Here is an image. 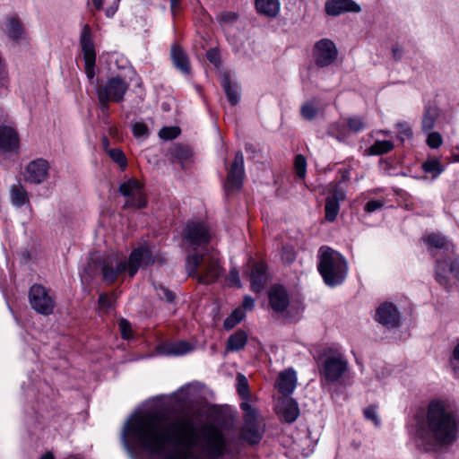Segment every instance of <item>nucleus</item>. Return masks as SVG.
I'll list each match as a JSON object with an SVG mask.
<instances>
[{"instance_id":"nucleus-1","label":"nucleus","mask_w":459,"mask_h":459,"mask_svg":"<svg viewBox=\"0 0 459 459\" xmlns=\"http://www.w3.org/2000/svg\"><path fill=\"white\" fill-rule=\"evenodd\" d=\"M121 441L132 456L134 446L162 459H187V454L195 446L207 456L218 458L227 447L223 433L214 425L203 428L200 441L193 419L168 421L152 411L133 414L124 425Z\"/></svg>"},{"instance_id":"nucleus-2","label":"nucleus","mask_w":459,"mask_h":459,"mask_svg":"<svg viewBox=\"0 0 459 459\" xmlns=\"http://www.w3.org/2000/svg\"><path fill=\"white\" fill-rule=\"evenodd\" d=\"M459 411L448 401L432 400L425 418L416 426V446L423 452H435L452 445L458 437Z\"/></svg>"},{"instance_id":"nucleus-3","label":"nucleus","mask_w":459,"mask_h":459,"mask_svg":"<svg viewBox=\"0 0 459 459\" xmlns=\"http://www.w3.org/2000/svg\"><path fill=\"white\" fill-rule=\"evenodd\" d=\"M154 262L155 257L147 247L134 249L127 261L117 255H107L103 258L101 264L103 280L108 283H113L126 272L133 278L141 267L152 265Z\"/></svg>"},{"instance_id":"nucleus-4","label":"nucleus","mask_w":459,"mask_h":459,"mask_svg":"<svg viewBox=\"0 0 459 459\" xmlns=\"http://www.w3.org/2000/svg\"><path fill=\"white\" fill-rule=\"evenodd\" d=\"M202 253L189 255L186 260V270L188 276L196 278L200 283L210 284L219 279L221 267L218 258L210 254L206 247Z\"/></svg>"},{"instance_id":"nucleus-5","label":"nucleus","mask_w":459,"mask_h":459,"mask_svg":"<svg viewBox=\"0 0 459 459\" xmlns=\"http://www.w3.org/2000/svg\"><path fill=\"white\" fill-rule=\"evenodd\" d=\"M318 272L326 285L334 287L342 284L348 273L346 259L329 247H321L318 255Z\"/></svg>"},{"instance_id":"nucleus-6","label":"nucleus","mask_w":459,"mask_h":459,"mask_svg":"<svg viewBox=\"0 0 459 459\" xmlns=\"http://www.w3.org/2000/svg\"><path fill=\"white\" fill-rule=\"evenodd\" d=\"M128 87L129 84L119 76L111 77L104 84L98 85L96 92L102 112H108L109 101H123Z\"/></svg>"},{"instance_id":"nucleus-7","label":"nucleus","mask_w":459,"mask_h":459,"mask_svg":"<svg viewBox=\"0 0 459 459\" xmlns=\"http://www.w3.org/2000/svg\"><path fill=\"white\" fill-rule=\"evenodd\" d=\"M349 368L348 360L339 351L329 350L325 353L320 378L327 383H337Z\"/></svg>"},{"instance_id":"nucleus-8","label":"nucleus","mask_w":459,"mask_h":459,"mask_svg":"<svg viewBox=\"0 0 459 459\" xmlns=\"http://www.w3.org/2000/svg\"><path fill=\"white\" fill-rule=\"evenodd\" d=\"M119 193L126 197L123 205L125 209H143L147 201L143 193V186L135 178H130L120 184Z\"/></svg>"},{"instance_id":"nucleus-9","label":"nucleus","mask_w":459,"mask_h":459,"mask_svg":"<svg viewBox=\"0 0 459 459\" xmlns=\"http://www.w3.org/2000/svg\"><path fill=\"white\" fill-rule=\"evenodd\" d=\"M29 301L30 307L39 314L51 315L56 307L55 298L49 290L41 284H34L29 290Z\"/></svg>"},{"instance_id":"nucleus-10","label":"nucleus","mask_w":459,"mask_h":459,"mask_svg":"<svg viewBox=\"0 0 459 459\" xmlns=\"http://www.w3.org/2000/svg\"><path fill=\"white\" fill-rule=\"evenodd\" d=\"M80 45L83 54L85 74L91 83H93L95 76L96 52L92 39L91 29L89 24H84L80 35Z\"/></svg>"},{"instance_id":"nucleus-11","label":"nucleus","mask_w":459,"mask_h":459,"mask_svg":"<svg viewBox=\"0 0 459 459\" xmlns=\"http://www.w3.org/2000/svg\"><path fill=\"white\" fill-rule=\"evenodd\" d=\"M451 274L459 281V255L451 260L437 258L435 264V280L446 291L452 289Z\"/></svg>"},{"instance_id":"nucleus-12","label":"nucleus","mask_w":459,"mask_h":459,"mask_svg":"<svg viewBox=\"0 0 459 459\" xmlns=\"http://www.w3.org/2000/svg\"><path fill=\"white\" fill-rule=\"evenodd\" d=\"M183 239L195 251L198 247L208 244L212 238L209 229L204 223L188 222L183 231Z\"/></svg>"},{"instance_id":"nucleus-13","label":"nucleus","mask_w":459,"mask_h":459,"mask_svg":"<svg viewBox=\"0 0 459 459\" xmlns=\"http://www.w3.org/2000/svg\"><path fill=\"white\" fill-rule=\"evenodd\" d=\"M244 176V155L240 151H238L228 169L226 181L224 183L225 191L228 194L230 192L239 191L243 185Z\"/></svg>"},{"instance_id":"nucleus-14","label":"nucleus","mask_w":459,"mask_h":459,"mask_svg":"<svg viewBox=\"0 0 459 459\" xmlns=\"http://www.w3.org/2000/svg\"><path fill=\"white\" fill-rule=\"evenodd\" d=\"M338 56L335 44L328 39H323L315 45L314 56L316 65L319 67L330 65Z\"/></svg>"},{"instance_id":"nucleus-15","label":"nucleus","mask_w":459,"mask_h":459,"mask_svg":"<svg viewBox=\"0 0 459 459\" xmlns=\"http://www.w3.org/2000/svg\"><path fill=\"white\" fill-rule=\"evenodd\" d=\"M422 240L432 256H437L441 254L450 255L455 251L453 243L440 233H429L424 236Z\"/></svg>"},{"instance_id":"nucleus-16","label":"nucleus","mask_w":459,"mask_h":459,"mask_svg":"<svg viewBox=\"0 0 459 459\" xmlns=\"http://www.w3.org/2000/svg\"><path fill=\"white\" fill-rule=\"evenodd\" d=\"M48 170L49 164L46 160L36 159L27 164L23 172V177L26 182L39 185L47 179Z\"/></svg>"},{"instance_id":"nucleus-17","label":"nucleus","mask_w":459,"mask_h":459,"mask_svg":"<svg viewBox=\"0 0 459 459\" xmlns=\"http://www.w3.org/2000/svg\"><path fill=\"white\" fill-rule=\"evenodd\" d=\"M252 291L259 293L265 288L268 282L267 266L265 263L249 260V270L247 272Z\"/></svg>"},{"instance_id":"nucleus-18","label":"nucleus","mask_w":459,"mask_h":459,"mask_svg":"<svg viewBox=\"0 0 459 459\" xmlns=\"http://www.w3.org/2000/svg\"><path fill=\"white\" fill-rule=\"evenodd\" d=\"M400 313L397 307L389 302L381 304L376 311L375 319L377 322L387 328L400 326Z\"/></svg>"},{"instance_id":"nucleus-19","label":"nucleus","mask_w":459,"mask_h":459,"mask_svg":"<svg viewBox=\"0 0 459 459\" xmlns=\"http://www.w3.org/2000/svg\"><path fill=\"white\" fill-rule=\"evenodd\" d=\"M345 191L340 188L337 185H334L329 190L328 195L325 199V219L332 222L333 221L340 211V202L345 200Z\"/></svg>"},{"instance_id":"nucleus-20","label":"nucleus","mask_w":459,"mask_h":459,"mask_svg":"<svg viewBox=\"0 0 459 459\" xmlns=\"http://www.w3.org/2000/svg\"><path fill=\"white\" fill-rule=\"evenodd\" d=\"M20 148V138L15 128L0 126V152L17 153Z\"/></svg>"},{"instance_id":"nucleus-21","label":"nucleus","mask_w":459,"mask_h":459,"mask_svg":"<svg viewBox=\"0 0 459 459\" xmlns=\"http://www.w3.org/2000/svg\"><path fill=\"white\" fill-rule=\"evenodd\" d=\"M275 410L277 414L288 423L294 422L299 415L297 402L290 396L279 398Z\"/></svg>"},{"instance_id":"nucleus-22","label":"nucleus","mask_w":459,"mask_h":459,"mask_svg":"<svg viewBox=\"0 0 459 459\" xmlns=\"http://www.w3.org/2000/svg\"><path fill=\"white\" fill-rule=\"evenodd\" d=\"M268 298L271 307L277 313L285 311L290 305L288 291L281 285H273L270 288Z\"/></svg>"},{"instance_id":"nucleus-23","label":"nucleus","mask_w":459,"mask_h":459,"mask_svg":"<svg viewBox=\"0 0 459 459\" xmlns=\"http://www.w3.org/2000/svg\"><path fill=\"white\" fill-rule=\"evenodd\" d=\"M325 13L330 16H337L344 13H359L360 6L353 0H327Z\"/></svg>"},{"instance_id":"nucleus-24","label":"nucleus","mask_w":459,"mask_h":459,"mask_svg":"<svg viewBox=\"0 0 459 459\" xmlns=\"http://www.w3.org/2000/svg\"><path fill=\"white\" fill-rule=\"evenodd\" d=\"M296 385L297 376L294 369L288 368L279 374L275 386L282 397L290 396L294 392Z\"/></svg>"},{"instance_id":"nucleus-25","label":"nucleus","mask_w":459,"mask_h":459,"mask_svg":"<svg viewBox=\"0 0 459 459\" xmlns=\"http://www.w3.org/2000/svg\"><path fill=\"white\" fill-rule=\"evenodd\" d=\"M241 438L250 445L258 444L263 437V430L256 420H245L241 429Z\"/></svg>"},{"instance_id":"nucleus-26","label":"nucleus","mask_w":459,"mask_h":459,"mask_svg":"<svg viewBox=\"0 0 459 459\" xmlns=\"http://www.w3.org/2000/svg\"><path fill=\"white\" fill-rule=\"evenodd\" d=\"M171 59L174 65L180 70L183 74H189L190 65L186 54L183 51L180 46L174 44L171 47Z\"/></svg>"},{"instance_id":"nucleus-27","label":"nucleus","mask_w":459,"mask_h":459,"mask_svg":"<svg viewBox=\"0 0 459 459\" xmlns=\"http://www.w3.org/2000/svg\"><path fill=\"white\" fill-rule=\"evenodd\" d=\"M247 342V334L243 330H238L230 335L227 341V351H238L245 348Z\"/></svg>"},{"instance_id":"nucleus-28","label":"nucleus","mask_w":459,"mask_h":459,"mask_svg":"<svg viewBox=\"0 0 459 459\" xmlns=\"http://www.w3.org/2000/svg\"><path fill=\"white\" fill-rule=\"evenodd\" d=\"M160 353L164 355L180 356L192 351V346L186 342L169 343L160 348Z\"/></svg>"},{"instance_id":"nucleus-29","label":"nucleus","mask_w":459,"mask_h":459,"mask_svg":"<svg viewBox=\"0 0 459 459\" xmlns=\"http://www.w3.org/2000/svg\"><path fill=\"white\" fill-rule=\"evenodd\" d=\"M255 8L259 13L274 17L280 11V3L278 0H255Z\"/></svg>"},{"instance_id":"nucleus-30","label":"nucleus","mask_w":459,"mask_h":459,"mask_svg":"<svg viewBox=\"0 0 459 459\" xmlns=\"http://www.w3.org/2000/svg\"><path fill=\"white\" fill-rule=\"evenodd\" d=\"M221 86L225 91V94L232 106H235L239 101L238 88L236 83H231L230 75L224 74L221 81Z\"/></svg>"},{"instance_id":"nucleus-31","label":"nucleus","mask_w":459,"mask_h":459,"mask_svg":"<svg viewBox=\"0 0 459 459\" xmlns=\"http://www.w3.org/2000/svg\"><path fill=\"white\" fill-rule=\"evenodd\" d=\"M12 204L14 206L22 207L29 203L28 193L25 188L20 185H13L10 189Z\"/></svg>"},{"instance_id":"nucleus-32","label":"nucleus","mask_w":459,"mask_h":459,"mask_svg":"<svg viewBox=\"0 0 459 459\" xmlns=\"http://www.w3.org/2000/svg\"><path fill=\"white\" fill-rule=\"evenodd\" d=\"M421 169L433 178H437L445 170V167L437 159H428L421 164Z\"/></svg>"},{"instance_id":"nucleus-33","label":"nucleus","mask_w":459,"mask_h":459,"mask_svg":"<svg viewBox=\"0 0 459 459\" xmlns=\"http://www.w3.org/2000/svg\"><path fill=\"white\" fill-rule=\"evenodd\" d=\"M438 117V110L437 108H426L424 116L422 117V130L427 132L434 128L436 120Z\"/></svg>"},{"instance_id":"nucleus-34","label":"nucleus","mask_w":459,"mask_h":459,"mask_svg":"<svg viewBox=\"0 0 459 459\" xmlns=\"http://www.w3.org/2000/svg\"><path fill=\"white\" fill-rule=\"evenodd\" d=\"M169 154L178 161L183 162L191 157L192 152L187 145L174 144L169 149Z\"/></svg>"},{"instance_id":"nucleus-35","label":"nucleus","mask_w":459,"mask_h":459,"mask_svg":"<svg viewBox=\"0 0 459 459\" xmlns=\"http://www.w3.org/2000/svg\"><path fill=\"white\" fill-rule=\"evenodd\" d=\"M6 30L9 38L13 40H18L22 32V26L21 21L17 17L8 19L6 22Z\"/></svg>"},{"instance_id":"nucleus-36","label":"nucleus","mask_w":459,"mask_h":459,"mask_svg":"<svg viewBox=\"0 0 459 459\" xmlns=\"http://www.w3.org/2000/svg\"><path fill=\"white\" fill-rule=\"evenodd\" d=\"M394 145L391 141H376L368 149L371 155H382L391 152Z\"/></svg>"},{"instance_id":"nucleus-37","label":"nucleus","mask_w":459,"mask_h":459,"mask_svg":"<svg viewBox=\"0 0 459 459\" xmlns=\"http://www.w3.org/2000/svg\"><path fill=\"white\" fill-rule=\"evenodd\" d=\"M245 317V313L242 309L237 308L224 320L223 327L225 330H231L238 324H239Z\"/></svg>"},{"instance_id":"nucleus-38","label":"nucleus","mask_w":459,"mask_h":459,"mask_svg":"<svg viewBox=\"0 0 459 459\" xmlns=\"http://www.w3.org/2000/svg\"><path fill=\"white\" fill-rule=\"evenodd\" d=\"M152 286L155 289L157 295L160 299L165 300L169 303L174 302L176 299V294L172 290H169L164 285L157 282H153Z\"/></svg>"},{"instance_id":"nucleus-39","label":"nucleus","mask_w":459,"mask_h":459,"mask_svg":"<svg viewBox=\"0 0 459 459\" xmlns=\"http://www.w3.org/2000/svg\"><path fill=\"white\" fill-rule=\"evenodd\" d=\"M237 390L242 399L248 400L250 394L248 381L242 374H238L237 376Z\"/></svg>"},{"instance_id":"nucleus-40","label":"nucleus","mask_w":459,"mask_h":459,"mask_svg":"<svg viewBox=\"0 0 459 459\" xmlns=\"http://www.w3.org/2000/svg\"><path fill=\"white\" fill-rule=\"evenodd\" d=\"M108 152L109 157L121 168L122 170L126 169L127 160L125 153L120 149H110Z\"/></svg>"},{"instance_id":"nucleus-41","label":"nucleus","mask_w":459,"mask_h":459,"mask_svg":"<svg viewBox=\"0 0 459 459\" xmlns=\"http://www.w3.org/2000/svg\"><path fill=\"white\" fill-rule=\"evenodd\" d=\"M317 108L312 102H306L302 105L300 113L306 120H313L317 115Z\"/></svg>"},{"instance_id":"nucleus-42","label":"nucleus","mask_w":459,"mask_h":459,"mask_svg":"<svg viewBox=\"0 0 459 459\" xmlns=\"http://www.w3.org/2000/svg\"><path fill=\"white\" fill-rule=\"evenodd\" d=\"M180 134V129L178 126H164L159 132V136L163 140H173Z\"/></svg>"},{"instance_id":"nucleus-43","label":"nucleus","mask_w":459,"mask_h":459,"mask_svg":"<svg viewBox=\"0 0 459 459\" xmlns=\"http://www.w3.org/2000/svg\"><path fill=\"white\" fill-rule=\"evenodd\" d=\"M396 127L398 129L397 138L404 142L406 139L412 137V131L411 126L405 122L397 123Z\"/></svg>"},{"instance_id":"nucleus-44","label":"nucleus","mask_w":459,"mask_h":459,"mask_svg":"<svg viewBox=\"0 0 459 459\" xmlns=\"http://www.w3.org/2000/svg\"><path fill=\"white\" fill-rule=\"evenodd\" d=\"M294 166L297 175L299 178H304L306 175L307 161L303 155L299 154L295 157Z\"/></svg>"},{"instance_id":"nucleus-45","label":"nucleus","mask_w":459,"mask_h":459,"mask_svg":"<svg viewBox=\"0 0 459 459\" xmlns=\"http://www.w3.org/2000/svg\"><path fill=\"white\" fill-rule=\"evenodd\" d=\"M133 134L136 138H147L149 136L148 126L142 122H136L133 125Z\"/></svg>"},{"instance_id":"nucleus-46","label":"nucleus","mask_w":459,"mask_h":459,"mask_svg":"<svg viewBox=\"0 0 459 459\" xmlns=\"http://www.w3.org/2000/svg\"><path fill=\"white\" fill-rule=\"evenodd\" d=\"M240 408L244 411L245 420H252L257 419V411L247 401L241 403Z\"/></svg>"},{"instance_id":"nucleus-47","label":"nucleus","mask_w":459,"mask_h":459,"mask_svg":"<svg viewBox=\"0 0 459 459\" xmlns=\"http://www.w3.org/2000/svg\"><path fill=\"white\" fill-rule=\"evenodd\" d=\"M115 300L114 295H108L106 293L100 294L99 305L101 309L108 310L113 306Z\"/></svg>"},{"instance_id":"nucleus-48","label":"nucleus","mask_w":459,"mask_h":459,"mask_svg":"<svg viewBox=\"0 0 459 459\" xmlns=\"http://www.w3.org/2000/svg\"><path fill=\"white\" fill-rule=\"evenodd\" d=\"M237 13L233 12H223L217 15V21L220 22L221 25L226 23H232L237 20Z\"/></svg>"},{"instance_id":"nucleus-49","label":"nucleus","mask_w":459,"mask_h":459,"mask_svg":"<svg viewBox=\"0 0 459 459\" xmlns=\"http://www.w3.org/2000/svg\"><path fill=\"white\" fill-rule=\"evenodd\" d=\"M427 144L432 148L437 149L442 144V136L437 132H432L428 135Z\"/></svg>"},{"instance_id":"nucleus-50","label":"nucleus","mask_w":459,"mask_h":459,"mask_svg":"<svg viewBox=\"0 0 459 459\" xmlns=\"http://www.w3.org/2000/svg\"><path fill=\"white\" fill-rule=\"evenodd\" d=\"M118 327L124 339H129L132 336L131 324L128 320L125 318L120 319Z\"/></svg>"},{"instance_id":"nucleus-51","label":"nucleus","mask_w":459,"mask_h":459,"mask_svg":"<svg viewBox=\"0 0 459 459\" xmlns=\"http://www.w3.org/2000/svg\"><path fill=\"white\" fill-rule=\"evenodd\" d=\"M348 127L353 132H360L364 129L365 125L361 118L358 117H351L348 119Z\"/></svg>"},{"instance_id":"nucleus-52","label":"nucleus","mask_w":459,"mask_h":459,"mask_svg":"<svg viewBox=\"0 0 459 459\" xmlns=\"http://www.w3.org/2000/svg\"><path fill=\"white\" fill-rule=\"evenodd\" d=\"M364 416L366 419L372 420L376 426L380 424V420L377 417V408L374 405H370L364 410Z\"/></svg>"},{"instance_id":"nucleus-53","label":"nucleus","mask_w":459,"mask_h":459,"mask_svg":"<svg viewBox=\"0 0 459 459\" xmlns=\"http://www.w3.org/2000/svg\"><path fill=\"white\" fill-rule=\"evenodd\" d=\"M384 205V203L379 200H370L365 205V211L367 212H373L380 209Z\"/></svg>"},{"instance_id":"nucleus-54","label":"nucleus","mask_w":459,"mask_h":459,"mask_svg":"<svg viewBox=\"0 0 459 459\" xmlns=\"http://www.w3.org/2000/svg\"><path fill=\"white\" fill-rule=\"evenodd\" d=\"M206 57L210 62L213 63L214 65H218L221 62L219 52L215 48L209 49L206 53Z\"/></svg>"},{"instance_id":"nucleus-55","label":"nucleus","mask_w":459,"mask_h":459,"mask_svg":"<svg viewBox=\"0 0 459 459\" xmlns=\"http://www.w3.org/2000/svg\"><path fill=\"white\" fill-rule=\"evenodd\" d=\"M229 278L230 282H232L235 286H237L238 288L241 287L239 274L236 269H232L230 271Z\"/></svg>"},{"instance_id":"nucleus-56","label":"nucleus","mask_w":459,"mask_h":459,"mask_svg":"<svg viewBox=\"0 0 459 459\" xmlns=\"http://www.w3.org/2000/svg\"><path fill=\"white\" fill-rule=\"evenodd\" d=\"M393 57L394 60L399 61L403 55V49L399 46H394L392 48Z\"/></svg>"},{"instance_id":"nucleus-57","label":"nucleus","mask_w":459,"mask_h":459,"mask_svg":"<svg viewBox=\"0 0 459 459\" xmlns=\"http://www.w3.org/2000/svg\"><path fill=\"white\" fill-rule=\"evenodd\" d=\"M255 307V299L250 296H246L243 300V307L245 309H253Z\"/></svg>"},{"instance_id":"nucleus-58","label":"nucleus","mask_w":459,"mask_h":459,"mask_svg":"<svg viewBox=\"0 0 459 459\" xmlns=\"http://www.w3.org/2000/svg\"><path fill=\"white\" fill-rule=\"evenodd\" d=\"M118 7V0L116 2V4L106 9L105 13L107 17L111 18L114 16L116 12L117 11Z\"/></svg>"},{"instance_id":"nucleus-59","label":"nucleus","mask_w":459,"mask_h":459,"mask_svg":"<svg viewBox=\"0 0 459 459\" xmlns=\"http://www.w3.org/2000/svg\"><path fill=\"white\" fill-rule=\"evenodd\" d=\"M282 258L284 260H287L289 263H291L294 261L295 256H294V254L290 250L284 249Z\"/></svg>"},{"instance_id":"nucleus-60","label":"nucleus","mask_w":459,"mask_h":459,"mask_svg":"<svg viewBox=\"0 0 459 459\" xmlns=\"http://www.w3.org/2000/svg\"><path fill=\"white\" fill-rule=\"evenodd\" d=\"M92 4L97 10H101L103 5V0H92Z\"/></svg>"},{"instance_id":"nucleus-61","label":"nucleus","mask_w":459,"mask_h":459,"mask_svg":"<svg viewBox=\"0 0 459 459\" xmlns=\"http://www.w3.org/2000/svg\"><path fill=\"white\" fill-rule=\"evenodd\" d=\"M170 2V8L173 13H175L176 9L178 8V5L179 4V0H169Z\"/></svg>"},{"instance_id":"nucleus-62","label":"nucleus","mask_w":459,"mask_h":459,"mask_svg":"<svg viewBox=\"0 0 459 459\" xmlns=\"http://www.w3.org/2000/svg\"><path fill=\"white\" fill-rule=\"evenodd\" d=\"M453 355L456 360H459V343L455 347Z\"/></svg>"},{"instance_id":"nucleus-63","label":"nucleus","mask_w":459,"mask_h":459,"mask_svg":"<svg viewBox=\"0 0 459 459\" xmlns=\"http://www.w3.org/2000/svg\"><path fill=\"white\" fill-rule=\"evenodd\" d=\"M39 459H55V457L51 452H47Z\"/></svg>"},{"instance_id":"nucleus-64","label":"nucleus","mask_w":459,"mask_h":459,"mask_svg":"<svg viewBox=\"0 0 459 459\" xmlns=\"http://www.w3.org/2000/svg\"><path fill=\"white\" fill-rule=\"evenodd\" d=\"M454 160L459 162V154L454 156Z\"/></svg>"}]
</instances>
